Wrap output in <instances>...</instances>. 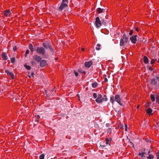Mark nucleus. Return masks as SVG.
Wrapping results in <instances>:
<instances>
[{
  "label": "nucleus",
  "instance_id": "1",
  "mask_svg": "<svg viewBox=\"0 0 159 159\" xmlns=\"http://www.w3.org/2000/svg\"><path fill=\"white\" fill-rule=\"evenodd\" d=\"M68 3V2L67 0H63L62 3L59 7V10L60 11H62L67 6Z\"/></svg>",
  "mask_w": 159,
  "mask_h": 159
},
{
  "label": "nucleus",
  "instance_id": "2",
  "mask_svg": "<svg viewBox=\"0 0 159 159\" xmlns=\"http://www.w3.org/2000/svg\"><path fill=\"white\" fill-rule=\"evenodd\" d=\"M115 100L121 106H123L122 99L120 98L119 95L116 94L115 96Z\"/></svg>",
  "mask_w": 159,
  "mask_h": 159
},
{
  "label": "nucleus",
  "instance_id": "3",
  "mask_svg": "<svg viewBox=\"0 0 159 159\" xmlns=\"http://www.w3.org/2000/svg\"><path fill=\"white\" fill-rule=\"evenodd\" d=\"M128 38H127L125 35H124L122 38L120 39V45L121 46L124 45L125 43H126L128 40Z\"/></svg>",
  "mask_w": 159,
  "mask_h": 159
},
{
  "label": "nucleus",
  "instance_id": "4",
  "mask_svg": "<svg viewBox=\"0 0 159 159\" xmlns=\"http://www.w3.org/2000/svg\"><path fill=\"white\" fill-rule=\"evenodd\" d=\"M37 52L39 54L44 55L45 53L44 49L43 47H38L37 49Z\"/></svg>",
  "mask_w": 159,
  "mask_h": 159
},
{
  "label": "nucleus",
  "instance_id": "5",
  "mask_svg": "<svg viewBox=\"0 0 159 159\" xmlns=\"http://www.w3.org/2000/svg\"><path fill=\"white\" fill-rule=\"evenodd\" d=\"M95 24L97 27H99L101 25V23L99 17L96 18Z\"/></svg>",
  "mask_w": 159,
  "mask_h": 159
},
{
  "label": "nucleus",
  "instance_id": "6",
  "mask_svg": "<svg viewBox=\"0 0 159 159\" xmlns=\"http://www.w3.org/2000/svg\"><path fill=\"white\" fill-rule=\"evenodd\" d=\"M137 36V35H133L130 38V40L132 43H136Z\"/></svg>",
  "mask_w": 159,
  "mask_h": 159
},
{
  "label": "nucleus",
  "instance_id": "7",
  "mask_svg": "<svg viewBox=\"0 0 159 159\" xmlns=\"http://www.w3.org/2000/svg\"><path fill=\"white\" fill-rule=\"evenodd\" d=\"M102 95L100 94H98V98L96 99V101L98 103L102 102L103 101L102 99Z\"/></svg>",
  "mask_w": 159,
  "mask_h": 159
},
{
  "label": "nucleus",
  "instance_id": "8",
  "mask_svg": "<svg viewBox=\"0 0 159 159\" xmlns=\"http://www.w3.org/2000/svg\"><path fill=\"white\" fill-rule=\"evenodd\" d=\"M5 72L7 73V75H10L12 79H14V75L12 72L9 71L8 70H5Z\"/></svg>",
  "mask_w": 159,
  "mask_h": 159
},
{
  "label": "nucleus",
  "instance_id": "9",
  "mask_svg": "<svg viewBox=\"0 0 159 159\" xmlns=\"http://www.w3.org/2000/svg\"><path fill=\"white\" fill-rule=\"evenodd\" d=\"M33 58L34 60L35 61L39 62L41 60V58L37 55H35L33 56Z\"/></svg>",
  "mask_w": 159,
  "mask_h": 159
},
{
  "label": "nucleus",
  "instance_id": "10",
  "mask_svg": "<svg viewBox=\"0 0 159 159\" xmlns=\"http://www.w3.org/2000/svg\"><path fill=\"white\" fill-rule=\"evenodd\" d=\"M92 64V62L89 61L86 62L85 63V66L86 67L89 68Z\"/></svg>",
  "mask_w": 159,
  "mask_h": 159
},
{
  "label": "nucleus",
  "instance_id": "11",
  "mask_svg": "<svg viewBox=\"0 0 159 159\" xmlns=\"http://www.w3.org/2000/svg\"><path fill=\"white\" fill-rule=\"evenodd\" d=\"M47 64V62L45 60H43L41 61L40 63V66L43 67L45 66Z\"/></svg>",
  "mask_w": 159,
  "mask_h": 159
},
{
  "label": "nucleus",
  "instance_id": "12",
  "mask_svg": "<svg viewBox=\"0 0 159 159\" xmlns=\"http://www.w3.org/2000/svg\"><path fill=\"white\" fill-rule=\"evenodd\" d=\"M11 14V11L9 10H7L4 13V15L6 16H9Z\"/></svg>",
  "mask_w": 159,
  "mask_h": 159
},
{
  "label": "nucleus",
  "instance_id": "13",
  "mask_svg": "<svg viewBox=\"0 0 159 159\" xmlns=\"http://www.w3.org/2000/svg\"><path fill=\"white\" fill-rule=\"evenodd\" d=\"M105 10L104 9H101L100 8H98L97 9V11L98 13H100L103 12Z\"/></svg>",
  "mask_w": 159,
  "mask_h": 159
},
{
  "label": "nucleus",
  "instance_id": "14",
  "mask_svg": "<svg viewBox=\"0 0 159 159\" xmlns=\"http://www.w3.org/2000/svg\"><path fill=\"white\" fill-rule=\"evenodd\" d=\"M2 57L3 58V59L4 60H7V56L6 54L5 53L3 52L2 54Z\"/></svg>",
  "mask_w": 159,
  "mask_h": 159
},
{
  "label": "nucleus",
  "instance_id": "15",
  "mask_svg": "<svg viewBox=\"0 0 159 159\" xmlns=\"http://www.w3.org/2000/svg\"><path fill=\"white\" fill-rule=\"evenodd\" d=\"M143 61L145 63L147 64L148 63V60L147 57L144 56L143 58Z\"/></svg>",
  "mask_w": 159,
  "mask_h": 159
},
{
  "label": "nucleus",
  "instance_id": "16",
  "mask_svg": "<svg viewBox=\"0 0 159 159\" xmlns=\"http://www.w3.org/2000/svg\"><path fill=\"white\" fill-rule=\"evenodd\" d=\"M151 83L152 84L157 85V81L155 79L152 80L151 81Z\"/></svg>",
  "mask_w": 159,
  "mask_h": 159
},
{
  "label": "nucleus",
  "instance_id": "17",
  "mask_svg": "<svg viewBox=\"0 0 159 159\" xmlns=\"http://www.w3.org/2000/svg\"><path fill=\"white\" fill-rule=\"evenodd\" d=\"M146 112L149 115H151L152 114V110L151 108H149L146 110Z\"/></svg>",
  "mask_w": 159,
  "mask_h": 159
},
{
  "label": "nucleus",
  "instance_id": "18",
  "mask_svg": "<svg viewBox=\"0 0 159 159\" xmlns=\"http://www.w3.org/2000/svg\"><path fill=\"white\" fill-rule=\"evenodd\" d=\"M29 48L31 52H34L33 46L31 44H30L29 45Z\"/></svg>",
  "mask_w": 159,
  "mask_h": 159
},
{
  "label": "nucleus",
  "instance_id": "19",
  "mask_svg": "<svg viewBox=\"0 0 159 159\" xmlns=\"http://www.w3.org/2000/svg\"><path fill=\"white\" fill-rule=\"evenodd\" d=\"M101 46V45L100 44H97V46L98 47L96 48V49L97 50H99L101 49L100 48H99Z\"/></svg>",
  "mask_w": 159,
  "mask_h": 159
},
{
  "label": "nucleus",
  "instance_id": "20",
  "mask_svg": "<svg viewBox=\"0 0 159 159\" xmlns=\"http://www.w3.org/2000/svg\"><path fill=\"white\" fill-rule=\"evenodd\" d=\"M92 86L94 88H96L97 86V83L96 82H94V83H93L92 84Z\"/></svg>",
  "mask_w": 159,
  "mask_h": 159
},
{
  "label": "nucleus",
  "instance_id": "21",
  "mask_svg": "<svg viewBox=\"0 0 159 159\" xmlns=\"http://www.w3.org/2000/svg\"><path fill=\"white\" fill-rule=\"evenodd\" d=\"M151 98L152 102H154L155 100V97L153 95H151Z\"/></svg>",
  "mask_w": 159,
  "mask_h": 159
},
{
  "label": "nucleus",
  "instance_id": "22",
  "mask_svg": "<svg viewBox=\"0 0 159 159\" xmlns=\"http://www.w3.org/2000/svg\"><path fill=\"white\" fill-rule=\"evenodd\" d=\"M144 154H145V152H142L141 153H139V155L142 158H143V156Z\"/></svg>",
  "mask_w": 159,
  "mask_h": 159
},
{
  "label": "nucleus",
  "instance_id": "23",
  "mask_svg": "<svg viewBox=\"0 0 159 159\" xmlns=\"http://www.w3.org/2000/svg\"><path fill=\"white\" fill-rule=\"evenodd\" d=\"M45 155L43 154L39 156V158L40 159H44Z\"/></svg>",
  "mask_w": 159,
  "mask_h": 159
},
{
  "label": "nucleus",
  "instance_id": "24",
  "mask_svg": "<svg viewBox=\"0 0 159 159\" xmlns=\"http://www.w3.org/2000/svg\"><path fill=\"white\" fill-rule=\"evenodd\" d=\"M24 66L28 70H30L31 69V67L29 66H27V65L25 64L24 65Z\"/></svg>",
  "mask_w": 159,
  "mask_h": 159
},
{
  "label": "nucleus",
  "instance_id": "25",
  "mask_svg": "<svg viewBox=\"0 0 159 159\" xmlns=\"http://www.w3.org/2000/svg\"><path fill=\"white\" fill-rule=\"evenodd\" d=\"M154 158L153 156L152 155H149V156L147 157L148 159H152Z\"/></svg>",
  "mask_w": 159,
  "mask_h": 159
},
{
  "label": "nucleus",
  "instance_id": "26",
  "mask_svg": "<svg viewBox=\"0 0 159 159\" xmlns=\"http://www.w3.org/2000/svg\"><path fill=\"white\" fill-rule=\"evenodd\" d=\"M110 101L112 104H113L114 101H115V99H114V98L113 97H112L110 98Z\"/></svg>",
  "mask_w": 159,
  "mask_h": 159
},
{
  "label": "nucleus",
  "instance_id": "27",
  "mask_svg": "<svg viewBox=\"0 0 159 159\" xmlns=\"http://www.w3.org/2000/svg\"><path fill=\"white\" fill-rule=\"evenodd\" d=\"M156 156H157V159H159V150L156 153Z\"/></svg>",
  "mask_w": 159,
  "mask_h": 159
},
{
  "label": "nucleus",
  "instance_id": "28",
  "mask_svg": "<svg viewBox=\"0 0 159 159\" xmlns=\"http://www.w3.org/2000/svg\"><path fill=\"white\" fill-rule=\"evenodd\" d=\"M155 60L154 59H152L151 61V64L153 65V64H154V63H155Z\"/></svg>",
  "mask_w": 159,
  "mask_h": 159
},
{
  "label": "nucleus",
  "instance_id": "29",
  "mask_svg": "<svg viewBox=\"0 0 159 159\" xmlns=\"http://www.w3.org/2000/svg\"><path fill=\"white\" fill-rule=\"evenodd\" d=\"M11 63H14L15 62V58H11Z\"/></svg>",
  "mask_w": 159,
  "mask_h": 159
},
{
  "label": "nucleus",
  "instance_id": "30",
  "mask_svg": "<svg viewBox=\"0 0 159 159\" xmlns=\"http://www.w3.org/2000/svg\"><path fill=\"white\" fill-rule=\"evenodd\" d=\"M156 80L157 82V85H159V77H157Z\"/></svg>",
  "mask_w": 159,
  "mask_h": 159
},
{
  "label": "nucleus",
  "instance_id": "31",
  "mask_svg": "<svg viewBox=\"0 0 159 159\" xmlns=\"http://www.w3.org/2000/svg\"><path fill=\"white\" fill-rule=\"evenodd\" d=\"M150 103L148 102H147V103L145 104V107H148L149 106H150Z\"/></svg>",
  "mask_w": 159,
  "mask_h": 159
},
{
  "label": "nucleus",
  "instance_id": "32",
  "mask_svg": "<svg viewBox=\"0 0 159 159\" xmlns=\"http://www.w3.org/2000/svg\"><path fill=\"white\" fill-rule=\"evenodd\" d=\"M104 97H105L104 98H102V100L104 101H107V98H106V96H104Z\"/></svg>",
  "mask_w": 159,
  "mask_h": 159
},
{
  "label": "nucleus",
  "instance_id": "33",
  "mask_svg": "<svg viewBox=\"0 0 159 159\" xmlns=\"http://www.w3.org/2000/svg\"><path fill=\"white\" fill-rule=\"evenodd\" d=\"M93 96L95 98H96L97 97V94L96 93H94L93 94Z\"/></svg>",
  "mask_w": 159,
  "mask_h": 159
},
{
  "label": "nucleus",
  "instance_id": "34",
  "mask_svg": "<svg viewBox=\"0 0 159 159\" xmlns=\"http://www.w3.org/2000/svg\"><path fill=\"white\" fill-rule=\"evenodd\" d=\"M106 141L107 144H108L109 143V141L107 139H106Z\"/></svg>",
  "mask_w": 159,
  "mask_h": 159
},
{
  "label": "nucleus",
  "instance_id": "35",
  "mask_svg": "<svg viewBox=\"0 0 159 159\" xmlns=\"http://www.w3.org/2000/svg\"><path fill=\"white\" fill-rule=\"evenodd\" d=\"M133 30H132L130 31V32L129 33V34L130 35H131L133 34Z\"/></svg>",
  "mask_w": 159,
  "mask_h": 159
},
{
  "label": "nucleus",
  "instance_id": "36",
  "mask_svg": "<svg viewBox=\"0 0 159 159\" xmlns=\"http://www.w3.org/2000/svg\"><path fill=\"white\" fill-rule=\"evenodd\" d=\"M29 53V51L28 50H27L26 51V53H25V55H27V54H28Z\"/></svg>",
  "mask_w": 159,
  "mask_h": 159
},
{
  "label": "nucleus",
  "instance_id": "37",
  "mask_svg": "<svg viewBox=\"0 0 159 159\" xmlns=\"http://www.w3.org/2000/svg\"><path fill=\"white\" fill-rule=\"evenodd\" d=\"M74 73L76 76H77L78 75V73L77 72L75 71H74Z\"/></svg>",
  "mask_w": 159,
  "mask_h": 159
},
{
  "label": "nucleus",
  "instance_id": "38",
  "mask_svg": "<svg viewBox=\"0 0 159 159\" xmlns=\"http://www.w3.org/2000/svg\"><path fill=\"white\" fill-rule=\"evenodd\" d=\"M13 49L14 51H16V47H14L13 48Z\"/></svg>",
  "mask_w": 159,
  "mask_h": 159
},
{
  "label": "nucleus",
  "instance_id": "39",
  "mask_svg": "<svg viewBox=\"0 0 159 159\" xmlns=\"http://www.w3.org/2000/svg\"><path fill=\"white\" fill-rule=\"evenodd\" d=\"M104 81L105 82H107L108 81V80L107 78H105L104 79Z\"/></svg>",
  "mask_w": 159,
  "mask_h": 159
},
{
  "label": "nucleus",
  "instance_id": "40",
  "mask_svg": "<svg viewBox=\"0 0 159 159\" xmlns=\"http://www.w3.org/2000/svg\"><path fill=\"white\" fill-rule=\"evenodd\" d=\"M148 68L149 70L151 71H152L153 70L152 69L151 67H149Z\"/></svg>",
  "mask_w": 159,
  "mask_h": 159
},
{
  "label": "nucleus",
  "instance_id": "41",
  "mask_svg": "<svg viewBox=\"0 0 159 159\" xmlns=\"http://www.w3.org/2000/svg\"><path fill=\"white\" fill-rule=\"evenodd\" d=\"M135 30H136V31H139V28H135Z\"/></svg>",
  "mask_w": 159,
  "mask_h": 159
},
{
  "label": "nucleus",
  "instance_id": "42",
  "mask_svg": "<svg viewBox=\"0 0 159 159\" xmlns=\"http://www.w3.org/2000/svg\"><path fill=\"white\" fill-rule=\"evenodd\" d=\"M152 151V149H149L148 152V153H149L150 152H151Z\"/></svg>",
  "mask_w": 159,
  "mask_h": 159
},
{
  "label": "nucleus",
  "instance_id": "43",
  "mask_svg": "<svg viewBox=\"0 0 159 159\" xmlns=\"http://www.w3.org/2000/svg\"><path fill=\"white\" fill-rule=\"evenodd\" d=\"M81 50L83 51H84V48H82Z\"/></svg>",
  "mask_w": 159,
  "mask_h": 159
},
{
  "label": "nucleus",
  "instance_id": "44",
  "mask_svg": "<svg viewBox=\"0 0 159 159\" xmlns=\"http://www.w3.org/2000/svg\"><path fill=\"white\" fill-rule=\"evenodd\" d=\"M34 75V73H32L31 74V75L32 76H33V75Z\"/></svg>",
  "mask_w": 159,
  "mask_h": 159
},
{
  "label": "nucleus",
  "instance_id": "45",
  "mask_svg": "<svg viewBox=\"0 0 159 159\" xmlns=\"http://www.w3.org/2000/svg\"><path fill=\"white\" fill-rule=\"evenodd\" d=\"M125 128H127V125L126 124H125Z\"/></svg>",
  "mask_w": 159,
  "mask_h": 159
},
{
  "label": "nucleus",
  "instance_id": "46",
  "mask_svg": "<svg viewBox=\"0 0 159 159\" xmlns=\"http://www.w3.org/2000/svg\"><path fill=\"white\" fill-rule=\"evenodd\" d=\"M125 131H127V128H125Z\"/></svg>",
  "mask_w": 159,
  "mask_h": 159
},
{
  "label": "nucleus",
  "instance_id": "47",
  "mask_svg": "<svg viewBox=\"0 0 159 159\" xmlns=\"http://www.w3.org/2000/svg\"><path fill=\"white\" fill-rule=\"evenodd\" d=\"M139 105L137 107V108L138 109L139 108Z\"/></svg>",
  "mask_w": 159,
  "mask_h": 159
},
{
  "label": "nucleus",
  "instance_id": "48",
  "mask_svg": "<svg viewBox=\"0 0 159 159\" xmlns=\"http://www.w3.org/2000/svg\"><path fill=\"white\" fill-rule=\"evenodd\" d=\"M43 46L44 47H45V44H44V43H43Z\"/></svg>",
  "mask_w": 159,
  "mask_h": 159
},
{
  "label": "nucleus",
  "instance_id": "49",
  "mask_svg": "<svg viewBox=\"0 0 159 159\" xmlns=\"http://www.w3.org/2000/svg\"><path fill=\"white\" fill-rule=\"evenodd\" d=\"M158 62L159 63V58H158Z\"/></svg>",
  "mask_w": 159,
  "mask_h": 159
}]
</instances>
